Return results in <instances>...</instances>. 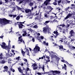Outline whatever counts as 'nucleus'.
<instances>
[{
	"label": "nucleus",
	"instance_id": "obj_44",
	"mask_svg": "<svg viewBox=\"0 0 75 75\" xmlns=\"http://www.w3.org/2000/svg\"><path fill=\"white\" fill-rule=\"evenodd\" d=\"M13 29V28L11 27V29H10L9 30H11V31L9 32L10 33H11V32H12V30Z\"/></svg>",
	"mask_w": 75,
	"mask_h": 75
},
{
	"label": "nucleus",
	"instance_id": "obj_37",
	"mask_svg": "<svg viewBox=\"0 0 75 75\" xmlns=\"http://www.w3.org/2000/svg\"><path fill=\"white\" fill-rule=\"evenodd\" d=\"M27 33H23L22 35L23 36H25L27 35Z\"/></svg>",
	"mask_w": 75,
	"mask_h": 75
},
{
	"label": "nucleus",
	"instance_id": "obj_63",
	"mask_svg": "<svg viewBox=\"0 0 75 75\" xmlns=\"http://www.w3.org/2000/svg\"><path fill=\"white\" fill-rule=\"evenodd\" d=\"M11 51L12 52H14V50H12Z\"/></svg>",
	"mask_w": 75,
	"mask_h": 75
},
{
	"label": "nucleus",
	"instance_id": "obj_33",
	"mask_svg": "<svg viewBox=\"0 0 75 75\" xmlns=\"http://www.w3.org/2000/svg\"><path fill=\"white\" fill-rule=\"evenodd\" d=\"M61 73V72L59 71H57V70L56 74H59Z\"/></svg>",
	"mask_w": 75,
	"mask_h": 75
},
{
	"label": "nucleus",
	"instance_id": "obj_40",
	"mask_svg": "<svg viewBox=\"0 0 75 75\" xmlns=\"http://www.w3.org/2000/svg\"><path fill=\"white\" fill-rule=\"evenodd\" d=\"M69 18V16H67L66 17L64 18V20H66V19H68Z\"/></svg>",
	"mask_w": 75,
	"mask_h": 75
},
{
	"label": "nucleus",
	"instance_id": "obj_58",
	"mask_svg": "<svg viewBox=\"0 0 75 75\" xmlns=\"http://www.w3.org/2000/svg\"><path fill=\"white\" fill-rule=\"evenodd\" d=\"M50 17H51L52 18H54V17L53 16H50Z\"/></svg>",
	"mask_w": 75,
	"mask_h": 75
},
{
	"label": "nucleus",
	"instance_id": "obj_31",
	"mask_svg": "<svg viewBox=\"0 0 75 75\" xmlns=\"http://www.w3.org/2000/svg\"><path fill=\"white\" fill-rule=\"evenodd\" d=\"M17 8L18 10H21V8L19 7L18 6H17Z\"/></svg>",
	"mask_w": 75,
	"mask_h": 75
},
{
	"label": "nucleus",
	"instance_id": "obj_20",
	"mask_svg": "<svg viewBox=\"0 0 75 75\" xmlns=\"http://www.w3.org/2000/svg\"><path fill=\"white\" fill-rule=\"evenodd\" d=\"M53 33H54V34H56V35H57V36L59 35V34H58V31H54L53 32Z\"/></svg>",
	"mask_w": 75,
	"mask_h": 75
},
{
	"label": "nucleus",
	"instance_id": "obj_60",
	"mask_svg": "<svg viewBox=\"0 0 75 75\" xmlns=\"http://www.w3.org/2000/svg\"><path fill=\"white\" fill-rule=\"evenodd\" d=\"M61 61H62V62H65V60H62Z\"/></svg>",
	"mask_w": 75,
	"mask_h": 75
},
{
	"label": "nucleus",
	"instance_id": "obj_36",
	"mask_svg": "<svg viewBox=\"0 0 75 75\" xmlns=\"http://www.w3.org/2000/svg\"><path fill=\"white\" fill-rule=\"evenodd\" d=\"M69 17H71V16H72V14L71 13H69L68 15H67Z\"/></svg>",
	"mask_w": 75,
	"mask_h": 75
},
{
	"label": "nucleus",
	"instance_id": "obj_28",
	"mask_svg": "<svg viewBox=\"0 0 75 75\" xmlns=\"http://www.w3.org/2000/svg\"><path fill=\"white\" fill-rule=\"evenodd\" d=\"M20 18V17L19 16H18L16 18V20H18Z\"/></svg>",
	"mask_w": 75,
	"mask_h": 75
},
{
	"label": "nucleus",
	"instance_id": "obj_55",
	"mask_svg": "<svg viewBox=\"0 0 75 75\" xmlns=\"http://www.w3.org/2000/svg\"><path fill=\"white\" fill-rule=\"evenodd\" d=\"M16 8L15 7H13V11H15V10H16Z\"/></svg>",
	"mask_w": 75,
	"mask_h": 75
},
{
	"label": "nucleus",
	"instance_id": "obj_56",
	"mask_svg": "<svg viewBox=\"0 0 75 75\" xmlns=\"http://www.w3.org/2000/svg\"><path fill=\"white\" fill-rule=\"evenodd\" d=\"M29 68H27V69H26V70H27V71H29Z\"/></svg>",
	"mask_w": 75,
	"mask_h": 75
},
{
	"label": "nucleus",
	"instance_id": "obj_24",
	"mask_svg": "<svg viewBox=\"0 0 75 75\" xmlns=\"http://www.w3.org/2000/svg\"><path fill=\"white\" fill-rule=\"evenodd\" d=\"M50 21H46L44 23V24H45V25H46V24H48V23H50Z\"/></svg>",
	"mask_w": 75,
	"mask_h": 75
},
{
	"label": "nucleus",
	"instance_id": "obj_47",
	"mask_svg": "<svg viewBox=\"0 0 75 75\" xmlns=\"http://www.w3.org/2000/svg\"><path fill=\"white\" fill-rule=\"evenodd\" d=\"M49 72H44L43 73H42V74H48Z\"/></svg>",
	"mask_w": 75,
	"mask_h": 75
},
{
	"label": "nucleus",
	"instance_id": "obj_42",
	"mask_svg": "<svg viewBox=\"0 0 75 75\" xmlns=\"http://www.w3.org/2000/svg\"><path fill=\"white\" fill-rule=\"evenodd\" d=\"M37 73V74H38V75H42V74H41V73H40V72H38V73Z\"/></svg>",
	"mask_w": 75,
	"mask_h": 75
},
{
	"label": "nucleus",
	"instance_id": "obj_12",
	"mask_svg": "<svg viewBox=\"0 0 75 75\" xmlns=\"http://www.w3.org/2000/svg\"><path fill=\"white\" fill-rule=\"evenodd\" d=\"M18 27L19 28H23V27L24 26V25L21 23H19L18 24Z\"/></svg>",
	"mask_w": 75,
	"mask_h": 75
},
{
	"label": "nucleus",
	"instance_id": "obj_11",
	"mask_svg": "<svg viewBox=\"0 0 75 75\" xmlns=\"http://www.w3.org/2000/svg\"><path fill=\"white\" fill-rule=\"evenodd\" d=\"M51 72H52L53 74H57V70L53 71L52 70L50 72V74H49V75H53L52 74H51Z\"/></svg>",
	"mask_w": 75,
	"mask_h": 75
},
{
	"label": "nucleus",
	"instance_id": "obj_38",
	"mask_svg": "<svg viewBox=\"0 0 75 75\" xmlns=\"http://www.w3.org/2000/svg\"><path fill=\"white\" fill-rule=\"evenodd\" d=\"M33 3H32V2H30V6H33Z\"/></svg>",
	"mask_w": 75,
	"mask_h": 75
},
{
	"label": "nucleus",
	"instance_id": "obj_17",
	"mask_svg": "<svg viewBox=\"0 0 75 75\" xmlns=\"http://www.w3.org/2000/svg\"><path fill=\"white\" fill-rule=\"evenodd\" d=\"M47 9H51L50 11H51L52 10H53V8H52L51 6H47Z\"/></svg>",
	"mask_w": 75,
	"mask_h": 75
},
{
	"label": "nucleus",
	"instance_id": "obj_14",
	"mask_svg": "<svg viewBox=\"0 0 75 75\" xmlns=\"http://www.w3.org/2000/svg\"><path fill=\"white\" fill-rule=\"evenodd\" d=\"M47 28L46 27H44L43 28V32L44 33H47Z\"/></svg>",
	"mask_w": 75,
	"mask_h": 75
},
{
	"label": "nucleus",
	"instance_id": "obj_62",
	"mask_svg": "<svg viewBox=\"0 0 75 75\" xmlns=\"http://www.w3.org/2000/svg\"><path fill=\"white\" fill-rule=\"evenodd\" d=\"M23 1H20L19 2V4H21V3H23Z\"/></svg>",
	"mask_w": 75,
	"mask_h": 75
},
{
	"label": "nucleus",
	"instance_id": "obj_1",
	"mask_svg": "<svg viewBox=\"0 0 75 75\" xmlns=\"http://www.w3.org/2000/svg\"><path fill=\"white\" fill-rule=\"evenodd\" d=\"M11 22V21L10 20H7L5 18L2 19L0 18V23L2 24L3 23L4 24H10L9 23Z\"/></svg>",
	"mask_w": 75,
	"mask_h": 75
},
{
	"label": "nucleus",
	"instance_id": "obj_2",
	"mask_svg": "<svg viewBox=\"0 0 75 75\" xmlns=\"http://www.w3.org/2000/svg\"><path fill=\"white\" fill-rule=\"evenodd\" d=\"M2 45H1V48H3V49H5L6 50H7L8 53L10 51V47H8V46H6V43L4 42H3L2 43Z\"/></svg>",
	"mask_w": 75,
	"mask_h": 75
},
{
	"label": "nucleus",
	"instance_id": "obj_39",
	"mask_svg": "<svg viewBox=\"0 0 75 75\" xmlns=\"http://www.w3.org/2000/svg\"><path fill=\"white\" fill-rule=\"evenodd\" d=\"M20 58H21L20 57H16V59L18 60H19V59H20Z\"/></svg>",
	"mask_w": 75,
	"mask_h": 75
},
{
	"label": "nucleus",
	"instance_id": "obj_46",
	"mask_svg": "<svg viewBox=\"0 0 75 75\" xmlns=\"http://www.w3.org/2000/svg\"><path fill=\"white\" fill-rule=\"evenodd\" d=\"M16 17H17V15H13V18H15Z\"/></svg>",
	"mask_w": 75,
	"mask_h": 75
},
{
	"label": "nucleus",
	"instance_id": "obj_4",
	"mask_svg": "<svg viewBox=\"0 0 75 75\" xmlns=\"http://www.w3.org/2000/svg\"><path fill=\"white\" fill-rule=\"evenodd\" d=\"M23 69H21L20 67L18 68V69L20 73L22 74H23V71H25V68H24V67H23Z\"/></svg>",
	"mask_w": 75,
	"mask_h": 75
},
{
	"label": "nucleus",
	"instance_id": "obj_51",
	"mask_svg": "<svg viewBox=\"0 0 75 75\" xmlns=\"http://www.w3.org/2000/svg\"><path fill=\"white\" fill-rule=\"evenodd\" d=\"M6 3H8V0H5Z\"/></svg>",
	"mask_w": 75,
	"mask_h": 75
},
{
	"label": "nucleus",
	"instance_id": "obj_27",
	"mask_svg": "<svg viewBox=\"0 0 75 75\" xmlns=\"http://www.w3.org/2000/svg\"><path fill=\"white\" fill-rule=\"evenodd\" d=\"M69 8H70V7L69 6L68 7L66 8L64 10H65V11H67V10H68L69 9Z\"/></svg>",
	"mask_w": 75,
	"mask_h": 75
},
{
	"label": "nucleus",
	"instance_id": "obj_23",
	"mask_svg": "<svg viewBox=\"0 0 75 75\" xmlns=\"http://www.w3.org/2000/svg\"><path fill=\"white\" fill-rule=\"evenodd\" d=\"M5 61L4 60H2V61L1 62V64H5Z\"/></svg>",
	"mask_w": 75,
	"mask_h": 75
},
{
	"label": "nucleus",
	"instance_id": "obj_41",
	"mask_svg": "<svg viewBox=\"0 0 75 75\" xmlns=\"http://www.w3.org/2000/svg\"><path fill=\"white\" fill-rule=\"evenodd\" d=\"M33 67H36V66H37V64H35V63H34L33 65Z\"/></svg>",
	"mask_w": 75,
	"mask_h": 75
},
{
	"label": "nucleus",
	"instance_id": "obj_10",
	"mask_svg": "<svg viewBox=\"0 0 75 75\" xmlns=\"http://www.w3.org/2000/svg\"><path fill=\"white\" fill-rule=\"evenodd\" d=\"M52 58H56L57 59L58 61H59V59H60V58L58 57H57V56H56V55H52L51 56Z\"/></svg>",
	"mask_w": 75,
	"mask_h": 75
},
{
	"label": "nucleus",
	"instance_id": "obj_52",
	"mask_svg": "<svg viewBox=\"0 0 75 75\" xmlns=\"http://www.w3.org/2000/svg\"><path fill=\"white\" fill-rule=\"evenodd\" d=\"M47 46H48V43L47 42L45 43V45Z\"/></svg>",
	"mask_w": 75,
	"mask_h": 75
},
{
	"label": "nucleus",
	"instance_id": "obj_59",
	"mask_svg": "<svg viewBox=\"0 0 75 75\" xmlns=\"http://www.w3.org/2000/svg\"><path fill=\"white\" fill-rule=\"evenodd\" d=\"M23 33L25 34H27V32H26V31H23Z\"/></svg>",
	"mask_w": 75,
	"mask_h": 75
},
{
	"label": "nucleus",
	"instance_id": "obj_49",
	"mask_svg": "<svg viewBox=\"0 0 75 75\" xmlns=\"http://www.w3.org/2000/svg\"><path fill=\"white\" fill-rule=\"evenodd\" d=\"M74 41V39H71V42H72V41Z\"/></svg>",
	"mask_w": 75,
	"mask_h": 75
},
{
	"label": "nucleus",
	"instance_id": "obj_64",
	"mask_svg": "<svg viewBox=\"0 0 75 75\" xmlns=\"http://www.w3.org/2000/svg\"><path fill=\"white\" fill-rule=\"evenodd\" d=\"M73 18H74V19H75V16H74L73 17Z\"/></svg>",
	"mask_w": 75,
	"mask_h": 75
},
{
	"label": "nucleus",
	"instance_id": "obj_21",
	"mask_svg": "<svg viewBox=\"0 0 75 75\" xmlns=\"http://www.w3.org/2000/svg\"><path fill=\"white\" fill-rule=\"evenodd\" d=\"M48 1L47 0L45 1L44 2V4L45 5V6H47V5H48Z\"/></svg>",
	"mask_w": 75,
	"mask_h": 75
},
{
	"label": "nucleus",
	"instance_id": "obj_45",
	"mask_svg": "<svg viewBox=\"0 0 75 75\" xmlns=\"http://www.w3.org/2000/svg\"><path fill=\"white\" fill-rule=\"evenodd\" d=\"M23 60L25 61V62H27V59H24Z\"/></svg>",
	"mask_w": 75,
	"mask_h": 75
},
{
	"label": "nucleus",
	"instance_id": "obj_25",
	"mask_svg": "<svg viewBox=\"0 0 75 75\" xmlns=\"http://www.w3.org/2000/svg\"><path fill=\"white\" fill-rule=\"evenodd\" d=\"M10 69L11 71H12L13 72H15V70H14V69H13V68L12 67H11L10 68Z\"/></svg>",
	"mask_w": 75,
	"mask_h": 75
},
{
	"label": "nucleus",
	"instance_id": "obj_13",
	"mask_svg": "<svg viewBox=\"0 0 75 75\" xmlns=\"http://www.w3.org/2000/svg\"><path fill=\"white\" fill-rule=\"evenodd\" d=\"M45 57L46 58H47V60L46 61V64H47V62H48L50 61V57L48 56L45 55Z\"/></svg>",
	"mask_w": 75,
	"mask_h": 75
},
{
	"label": "nucleus",
	"instance_id": "obj_43",
	"mask_svg": "<svg viewBox=\"0 0 75 75\" xmlns=\"http://www.w3.org/2000/svg\"><path fill=\"white\" fill-rule=\"evenodd\" d=\"M38 68V67H35L33 68V69H34V70H35V69H37Z\"/></svg>",
	"mask_w": 75,
	"mask_h": 75
},
{
	"label": "nucleus",
	"instance_id": "obj_9",
	"mask_svg": "<svg viewBox=\"0 0 75 75\" xmlns=\"http://www.w3.org/2000/svg\"><path fill=\"white\" fill-rule=\"evenodd\" d=\"M39 69H40L41 68H42V69L43 70V71L44 72H45V70H44L45 68H44V65H39Z\"/></svg>",
	"mask_w": 75,
	"mask_h": 75
},
{
	"label": "nucleus",
	"instance_id": "obj_15",
	"mask_svg": "<svg viewBox=\"0 0 75 75\" xmlns=\"http://www.w3.org/2000/svg\"><path fill=\"white\" fill-rule=\"evenodd\" d=\"M29 12L31 13V10L28 9H26L25 10V12L26 13H28Z\"/></svg>",
	"mask_w": 75,
	"mask_h": 75
},
{
	"label": "nucleus",
	"instance_id": "obj_34",
	"mask_svg": "<svg viewBox=\"0 0 75 75\" xmlns=\"http://www.w3.org/2000/svg\"><path fill=\"white\" fill-rule=\"evenodd\" d=\"M50 11H46V14H50Z\"/></svg>",
	"mask_w": 75,
	"mask_h": 75
},
{
	"label": "nucleus",
	"instance_id": "obj_61",
	"mask_svg": "<svg viewBox=\"0 0 75 75\" xmlns=\"http://www.w3.org/2000/svg\"><path fill=\"white\" fill-rule=\"evenodd\" d=\"M65 24H63L62 25V27H65Z\"/></svg>",
	"mask_w": 75,
	"mask_h": 75
},
{
	"label": "nucleus",
	"instance_id": "obj_50",
	"mask_svg": "<svg viewBox=\"0 0 75 75\" xmlns=\"http://www.w3.org/2000/svg\"><path fill=\"white\" fill-rule=\"evenodd\" d=\"M65 63H66V64H69L68 63V62H67V61H65V62H64Z\"/></svg>",
	"mask_w": 75,
	"mask_h": 75
},
{
	"label": "nucleus",
	"instance_id": "obj_7",
	"mask_svg": "<svg viewBox=\"0 0 75 75\" xmlns=\"http://www.w3.org/2000/svg\"><path fill=\"white\" fill-rule=\"evenodd\" d=\"M21 38H22V36H21L18 37V41H19V42H23V43L24 44H25V42H24V41L23 40V39H20Z\"/></svg>",
	"mask_w": 75,
	"mask_h": 75
},
{
	"label": "nucleus",
	"instance_id": "obj_54",
	"mask_svg": "<svg viewBox=\"0 0 75 75\" xmlns=\"http://www.w3.org/2000/svg\"><path fill=\"white\" fill-rule=\"evenodd\" d=\"M30 34H28V35H26V37L28 36V37H30Z\"/></svg>",
	"mask_w": 75,
	"mask_h": 75
},
{
	"label": "nucleus",
	"instance_id": "obj_8",
	"mask_svg": "<svg viewBox=\"0 0 75 75\" xmlns=\"http://www.w3.org/2000/svg\"><path fill=\"white\" fill-rule=\"evenodd\" d=\"M69 46L70 49H71V50H74V51H75V47L73 45H69Z\"/></svg>",
	"mask_w": 75,
	"mask_h": 75
},
{
	"label": "nucleus",
	"instance_id": "obj_35",
	"mask_svg": "<svg viewBox=\"0 0 75 75\" xmlns=\"http://www.w3.org/2000/svg\"><path fill=\"white\" fill-rule=\"evenodd\" d=\"M38 40H39V42H41L42 41H41V39H40V38H38Z\"/></svg>",
	"mask_w": 75,
	"mask_h": 75
},
{
	"label": "nucleus",
	"instance_id": "obj_19",
	"mask_svg": "<svg viewBox=\"0 0 75 75\" xmlns=\"http://www.w3.org/2000/svg\"><path fill=\"white\" fill-rule=\"evenodd\" d=\"M28 52V54H27V55H29V56H30V54H29L30 53H29V50H28V49H26V51H25V52Z\"/></svg>",
	"mask_w": 75,
	"mask_h": 75
},
{
	"label": "nucleus",
	"instance_id": "obj_53",
	"mask_svg": "<svg viewBox=\"0 0 75 75\" xmlns=\"http://www.w3.org/2000/svg\"><path fill=\"white\" fill-rule=\"evenodd\" d=\"M0 59H3V57L2 56L0 57Z\"/></svg>",
	"mask_w": 75,
	"mask_h": 75
},
{
	"label": "nucleus",
	"instance_id": "obj_16",
	"mask_svg": "<svg viewBox=\"0 0 75 75\" xmlns=\"http://www.w3.org/2000/svg\"><path fill=\"white\" fill-rule=\"evenodd\" d=\"M21 53L23 57H24V56H25V52L23 50H22Z\"/></svg>",
	"mask_w": 75,
	"mask_h": 75
},
{
	"label": "nucleus",
	"instance_id": "obj_29",
	"mask_svg": "<svg viewBox=\"0 0 75 75\" xmlns=\"http://www.w3.org/2000/svg\"><path fill=\"white\" fill-rule=\"evenodd\" d=\"M44 15L45 17H46V18H48V15L47 14V13H45Z\"/></svg>",
	"mask_w": 75,
	"mask_h": 75
},
{
	"label": "nucleus",
	"instance_id": "obj_48",
	"mask_svg": "<svg viewBox=\"0 0 75 75\" xmlns=\"http://www.w3.org/2000/svg\"><path fill=\"white\" fill-rule=\"evenodd\" d=\"M32 41H33V42H34V41H35V39H34V38H33Z\"/></svg>",
	"mask_w": 75,
	"mask_h": 75
},
{
	"label": "nucleus",
	"instance_id": "obj_32",
	"mask_svg": "<svg viewBox=\"0 0 75 75\" xmlns=\"http://www.w3.org/2000/svg\"><path fill=\"white\" fill-rule=\"evenodd\" d=\"M61 1H58V5H59V6H60V3H61Z\"/></svg>",
	"mask_w": 75,
	"mask_h": 75
},
{
	"label": "nucleus",
	"instance_id": "obj_5",
	"mask_svg": "<svg viewBox=\"0 0 75 75\" xmlns=\"http://www.w3.org/2000/svg\"><path fill=\"white\" fill-rule=\"evenodd\" d=\"M62 39H63V40H64V41L65 44H67V45H68V44H69H69H67V37L64 36L63 38Z\"/></svg>",
	"mask_w": 75,
	"mask_h": 75
},
{
	"label": "nucleus",
	"instance_id": "obj_22",
	"mask_svg": "<svg viewBox=\"0 0 75 75\" xmlns=\"http://www.w3.org/2000/svg\"><path fill=\"white\" fill-rule=\"evenodd\" d=\"M59 50H63V46H62V45H60L59 46Z\"/></svg>",
	"mask_w": 75,
	"mask_h": 75
},
{
	"label": "nucleus",
	"instance_id": "obj_18",
	"mask_svg": "<svg viewBox=\"0 0 75 75\" xmlns=\"http://www.w3.org/2000/svg\"><path fill=\"white\" fill-rule=\"evenodd\" d=\"M58 1V0H55V1L53 2V4L54 5V6H57V1Z\"/></svg>",
	"mask_w": 75,
	"mask_h": 75
},
{
	"label": "nucleus",
	"instance_id": "obj_6",
	"mask_svg": "<svg viewBox=\"0 0 75 75\" xmlns=\"http://www.w3.org/2000/svg\"><path fill=\"white\" fill-rule=\"evenodd\" d=\"M74 30H71L69 33V34H70V35L69 37V38H70L71 37H74Z\"/></svg>",
	"mask_w": 75,
	"mask_h": 75
},
{
	"label": "nucleus",
	"instance_id": "obj_57",
	"mask_svg": "<svg viewBox=\"0 0 75 75\" xmlns=\"http://www.w3.org/2000/svg\"><path fill=\"white\" fill-rule=\"evenodd\" d=\"M3 4V2L1 1H0V5L2 4Z\"/></svg>",
	"mask_w": 75,
	"mask_h": 75
},
{
	"label": "nucleus",
	"instance_id": "obj_26",
	"mask_svg": "<svg viewBox=\"0 0 75 75\" xmlns=\"http://www.w3.org/2000/svg\"><path fill=\"white\" fill-rule=\"evenodd\" d=\"M40 38V39H41V40H43L44 38V36H40V37H39Z\"/></svg>",
	"mask_w": 75,
	"mask_h": 75
},
{
	"label": "nucleus",
	"instance_id": "obj_30",
	"mask_svg": "<svg viewBox=\"0 0 75 75\" xmlns=\"http://www.w3.org/2000/svg\"><path fill=\"white\" fill-rule=\"evenodd\" d=\"M33 28H38V25H35L33 26Z\"/></svg>",
	"mask_w": 75,
	"mask_h": 75
},
{
	"label": "nucleus",
	"instance_id": "obj_3",
	"mask_svg": "<svg viewBox=\"0 0 75 75\" xmlns=\"http://www.w3.org/2000/svg\"><path fill=\"white\" fill-rule=\"evenodd\" d=\"M40 47L38 46H35V47L34 48L33 50L32 51H34V52H37V51H40Z\"/></svg>",
	"mask_w": 75,
	"mask_h": 75
}]
</instances>
